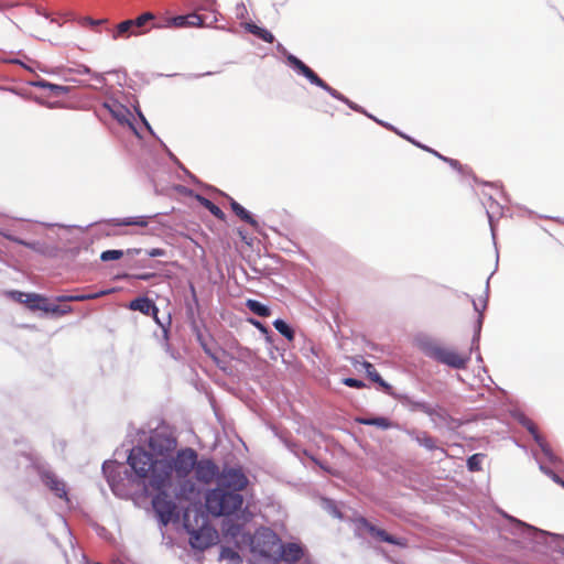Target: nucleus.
Here are the masks:
<instances>
[{
	"instance_id": "58",
	"label": "nucleus",
	"mask_w": 564,
	"mask_h": 564,
	"mask_svg": "<svg viewBox=\"0 0 564 564\" xmlns=\"http://www.w3.org/2000/svg\"><path fill=\"white\" fill-rule=\"evenodd\" d=\"M35 12L39 14V15H42L46 19L50 18V13L47 11H45L44 9H42L41 7H36L35 8Z\"/></svg>"
},
{
	"instance_id": "47",
	"label": "nucleus",
	"mask_w": 564,
	"mask_h": 564,
	"mask_svg": "<svg viewBox=\"0 0 564 564\" xmlns=\"http://www.w3.org/2000/svg\"><path fill=\"white\" fill-rule=\"evenodd\" d=\"M29 293H23V292H20V291H13L11 292V296L13 300L20 302V303H24V300L26 299V295Z\"/></svg>"
},
{
	"instance_id": "21",
	"label": "nucleus",
	"mask_w": 564,
	"mask_h": 564,
	"mask_svg": "<svg viewBox=\"0 0 564 564\" xmlns=\"http://www.w3.org/2000/svg\"><path fill=\"white\" fill-rule=\"evenodd\" d=\"M148 216H134V217H126V218H113L107 220L108 224L113 226H138V227H147L149 225Z\"/></svg>"
},
{
	"instance_id": "19",
	"label": "nucleus",
	"mask_w": 564,
	"mask_h": 564,
	"mask_svg": "<svg viewBox=\"0 0 564 564\" xmlns=\"http://www.w3.org/2000/svg\"><path fill=\"white\" fill-rule=\"evenodd\" d=\"M408 435L412 437L420 446H423L427 451L438 449L436 440L430 436L426 432L421 431H406Z\"/></svg>"
},
{
	"instance_id": "22",
	"label": "nucleus",
	"mask_w": 564,
	"mask_h": 564,
	"mask_svg": "<svg viewBox=\"0 0 564 564\" xmlns=\"http://www.w3.org/2000/svg\"><path fill=\"white\" fill-rule=\"evenodd\" d=\"M105 107L110 111L112 117L120 123H129V110L124 106L113 102L105 104Z\"/></svg>"
},
{
	"instance_id": "10",
	"label": "nucleus",
	"mask_w": 564,
	"mask_h": 564,
	"mask_svg": "<svg viewBox=\"0 0 564 564\" xmlns=\"http://www.w3.org/2000/svg\"><path fill=\"white\" fill-rule=\"evenodd\" d=\"M517 420L533 436V440L535 441V443L538 444V446L540 447L541 452L546 457V459L553 465L560 464L561 459L552 452L549 444L539 434L538 429L534 425V423L530 419H528L524 414H521V413L517 414Z\"/></svg>"
},
{
	"instance_id": "24",
	"label": "nucleus",
	"mask_w": 564,
	"mask_h": 564,
	"mask_svg": "<svg viewBox=\"0 0 564 564\" xmlns=\"http://www.w3.org/2000/svg\"><path fill=\"white\" fill-rule=\"evenodd\" d=\"M197 202L203 206L205 207L213 216H215L216 218L220 219V220H224L225 219V214L224 212L218 207L216 206L212 200H209L208 198L204 197V196H200V195H197L196 197Z\"/></svg>"
},
{
	"instance_id": "62",
	"label": "nucleus",
	"mask_w": 564,
	"mask_h": 564,
	"mask_svg": "<svg viewBox=\"0 0 564 564\" xmlns=\"http://www.w3.org/2000/svg\"><path fill=\"white\" fill-rule=\"evenodd\" d=\"M551 479H552L554 482H556L557 485H560V484H561V481L563 480V479H562L560 476H557L555 473H554V474H552Z\"/></svg>"
},
{
	"instance_id": "1",
	"label": "nucleus",
	"mask_w": 564,
	"mask_h": 564,
	"mask_svg": "<svg viewBox=\"0 0 564 564\" xmlns=\"http://www.w3.org/2000/svg\"><path fill=\"white\" fill-rule=\"evenodd\" d=\"M197 452L185 447L171 458L153 459L143 447H133L128 456L131 474L123 463L106 462L102 471L112 492L126 497L134 487L169 488L178 500H191L196 485L191 474L196 466Z\"/></svg>"
},
{
	"instance_id": "61",
	"label": "nucleus",
	"mask_w": 564,
	"mask_h": 564,
	"mask_svg": "<svg viewBox=\"0 0 564 564\" xmlns=\"http://www.w3.org/2000/svg\"><path fill=\"white\" fill-rule=\"evenodd\" d=\"M15 3H0V11L14 7Z\"/></svg>"
},
{
	"instance_id": "52",
	"label": "nucleus",
	"mask_w": 564,
	"mask_h": 564,
	"mask_svg": "<svg viewBox=\"0 0 564 564\" xmlns=\"http://www.w3.org/2000/svg\"><path fill=\"white\" fill-rule=\"evenodd\" d=\"M52 85H53L52 83H48V82L43 80V79L33 83V86H35V87L46 88V89H50V86H52Z\"/></svg>"
},
{
	"instance_id": "7",
	"label": "nucleus",
	"mask_w": 564,
	"mask_h": 564,
	"mask_svg": "<svg viewBox=\"0 0 564 564\" xmlns=\"http://www.w3.org/2000/svg\"><path fill=\"white\" fill-rule=\"evenodd\" d=\"M176 438L173 437L170 433L166 431L155 430L148 437V446L151 453H147L153 459L169 458V454H171L176 448Z\"/></svg>"
},
{
	"instance_id": "12",
	"label": "nucleus",
	"mask_w": 564,
	"mask_h": 564,
	"mask_svg": "<svg viewBox=\"0 0 564 564\" xmlns=\"http://www.w3.org/2000/svg\"><path fill=\"white\" fill-rule=\"evenodd\" d=\"M219 467L208 458H196V466L194 468V475L197 481L209 485L214 480L217 481L219 475Z\"/></svg>"
},
{
	"instance_id": "8",
	"label": "nucleus",
	"mask_w": 564,
	"mask_h": 564,
	"mask_svg": "<svg viewBox=\"0 0 564 564\" xmlns=\"http://www.w3.org/2000/svg\"><path fill=\"white\" fill-rule=\"evenodd\" d=\"M286 61L297 74L304 76L311 84L324 89L335 99H344V95H341L339 91H337L336 89L332 88L328 84H326L321 77H318V75L313 69H311L295 55L288 54Z\"/></svg>"
},
{
	"instance_id": "17",
	"label": "nucleus",
	"mask_w": 564,
	"mask_h": 564,
	"mask_svg": "<svg viewBox=\"0 0 564 564\" xmlns=\"http://www.w3.org/2000/svg\"><path fill=\"white\" fill-rule=\"evenodd\" d=\"M415 344L419 347L420 350L423 351L425 356L429 358L435 359L440 348L442 345H440L434 338L427 336V335H417L415 337Z\"/></svg>"
},
{
	"instance_id": "51",
	"label": "nucleus",
	"mask_w": 564,
	"mask_h": 564,
	"mask_svg": "<svg viewBox=\"0 0 564 564\" xmlns=\"http://www.w3.org/2000/svg\"><path fill=\"white\" fill-rule=\"evenodd\" d=\"M339 100L345 102L346 105H348L349 108H351L352 110L361 111V108L358 105H356L355 102L350 101L345 96H344V99H339Z\"/></svg>"
},
{
	"instance_id": "39",
	"label": "nucleus",
	"mask_w": 564,
	"mask_h": 564,
	"mask_svg": "<svg viewBox=\"0 0 564 564\" xmlns=\"http://www.w3.org/2000/svg\"><path fill=\"white\" fill-rule=\"evenodd\" d=\"M123 256L122 250H106L101 252L100 260L101 261H111L119 260Z\"/></svg>"
},
{
	"instance_id": "5",
	"label": "nucleus",
	"mask_w": 564,
	"mask_h": 564,
	"mask_svg": "<svg viewBox=\"0 0 564 564\" xmlns=\"http://www.w3.org/2000/svg\"><path fill=\"white\" fill-rule=\"evenodd\" d=\"M158 494L152 499L153 509L162 525H167L176 520L177 508L174 499H177L169 488L155 489Z\"/></svg>"
},
{
	"instance_id": "29",
	"label": "nucleus",
	"mask_w": 564,
	"mask_h": 564,
	"mask_svg": "<svg viewBox=\"0 0 564 564\" xmlns=\"http://www.w3.org/2000/svg\"><path fill=\"white\" fill-rule=\"evenodd\" d=\"M32 306L40 307V311H43L45 313L57 314V315H65V314H68L69 312H72L70 306H59V305L50 304V303H46L43 305H32Z\"/></svg>"
},
{
	"instance_id": "26",
	"label": "nucleus",
	"mask_w": 564,
	"mask_h": 564,
	"mask_svg": "<svg viewBox=\"0 0 564 564\" xmlns=\"http://www.w3.org/2000/svg\"><path fill=\"white\" fill-rule=\"evenodd\" d=\"M246 306L256 315L261 317H268L271 314V310L256 300H248Z\"/></svg>"
},
{
	"instance_id": "15",
	"label": "nucleus",
	"mask_w": 564,
	"mask_h": 564,
	"mask_svg": "<svg viewBox=\"0 0 564 564\" xmlns=\"http://www.w3.org/2000/svg\"><path fill=\"white\" fill-rule=\"evenodd\" d=\"M112 40L129 39L131 36H140L147 34L149 30H134L130 19L117 24L111 31Z\"/></svg>"
},
{
	"instance_id": "35",
	"label": "nucleus",
	"mask_w": 564,
	"mask_h": 564,
	"mask_svg": "<svg viewBox=\"0 0 564 564\" xmlns=\"http://www.w3.org/2000/svg\"><path fill=\"white\" fill-rule=\"evenodd\" d=\"M24 303L28 305L31 310H40V307H33L32 305H43L46 304V299L34 293H29L26 295V299L24 300Z\"/></svg>"
},
{
	"instance_id": "53",
	"label": "nucleus",
	"mask_w": 564,
	"mask_h": 564,
	"mask_svg": "<svg viewBox=\"0 0 564 564\" xmlns=\"http://www.w3.org/2000/svg\"><path fill=\"white\" fill-rule=\"evenodd\" d=\"M539 468L544 475L549 476L550 478L552 477V474H554V471L552 469L547 468L544 464H542L540 462H539Z\"/></svg>"
},
{
	"instance_id": "64",
	"label": "nucleus",
	"mask_w": 564,
	"mask_h": 564,
	"mask_svg": "<svg viewBox=\"0 0 564 564\" xmlns=\"http://www.w3.org/2000/svg\"><path fill=\"white\" fill-rule=\"evenodd\" d=\"M238 234H239L240 238H241L243 241H246V240H247V237L245 236V234L242 232V230H239V231H238Z\"/></svg>"
},
{
	"instance_id": "57",
	"label": "nucleus",
	"mask_w": 564,
	"mask_h": 564,
	"mask_svg": "<svg viewBox=\"0 0 564 564\" xmlns=\"http://www.w3.org/2000/svg\"><path fill=\"white\" fill-rule=\"evenodd\" d=\"M144 253V249H140V248H134V249H128L127 250V253L129 256H137V254H141V253Z\"/></svg>"
},
{
	"instance_id": "36",
	"label": "nucleus",
	"mask_w": 564,
	"mask_h": 564,
	"mask_svg": "<svg viewBox=\"0 0 564 564\" xmlns=\"http://www.w3.org/2000/svg\"><path fill=\"white\" fill-rule=\"evenodd\" d=\"M19 245L24 246L37 253L45 254L46 253V246L40 241H26L21 239L19 241Z\"/></svg>"
},
{
	"instance_id": "63",
	"label": "nucleus",
	"mask_w": 564,
	"mask_h": 564,
	"mask_svg": "<svg viewBox=\"0 0 564 564\" xmlns=\"http://www.w3.org/2000/svg\"><path fill=\"white\" fill-rule=\"evenodd\" d=\"M276 47L279 52L283 53L288 57L289 53L286 52L285 47L282 44L279 43Z\"/></svg>"
},
{
	"instance_id": "40",
	"label": "nucleus",
	"mask_w": 564,
	"mask_h": 564,
	"mask_svg": "<svg viewBox=\"0 0 564 564\" xmlns=\"http://www.w3.org/2000/svg\"><path fill=\"white\" fill-rule=\"evenodd\" d=\"M481 459H482V455H480V454H475V455L470 456L467 459L468 469L471 470V471L479 470L480 469Z\"/></svg>"
},
{
	"instance_id": "44",
	"label": "nucleus",
	"mask_w": 564,
	"mask_h": 564,
	"mask_svg": "<svg viewBox=\"0 0 564 564\" xmlns=\"http://www.w3.org/2000/svg\"><path fill=\"white\" fill-rule=\"evenodd\" d=\"M138 116L140 118V120L142 121L143 126L147 128V130L155 138L156 134L154 133L152 127L150 126L149 121L147 120V118L144 117V115L141 112V111H138Z\"/></svg>"
},
{
	"instance_id": "54",
	"label": "nucleus",
	"mask_w": 564,
	"mask_h": 564,
	"mask_svg": "<svg viewBox=\"0 0 564 564\" xmlns=\"http://www.w3.org/2000/svg\"><path fill=\"white\" fill-rule=\"evenodd\" d=\"M539 468L544 475L549 476L550 478L552 477V474H554V471L552 469L547 468L544 464H542L540 462H539Z\"/></svg>"
},
{
	"instance_id": "13",
	"label": "nucleus",
	"mask_w": 564,
	"mask_h": 564,
	"mask_svg": "<svg viewBox=\"0 0 564 564\" xmlns=\"http://www.w3.org/2000/svg\"><path fill=\"white\" fill-rule=\"evenodd\" d=\"M43 484L59 499L69 501L67 496V487L63 479L51 470H43L41 473Z\"/></svg>"
},
{
	"instance_id": "49",
	"label": "nucleus",
	"mask_w": 564,
	"mask_h": 564,
	"mask_svg": "<svg viewBox=\"0 0 564 564\" xmlns=\"http://www.w3.org/2000/svg\"><path fill=\"white\" fill-rule=\"evenodd\" d=\"M91 77L95 79V82L99 86H104L106 84V78H105L104 74L94 73Z\"/></svg>"
},
{
	"instance_id": "4",
	"label": "nucleus",
	"mask_w": 564,
	"mask_h": 564,
	"mask_svg": "<svg viewBox=\"0 0 564 564\" xmlns=\"http://www.w3.org/2000/svg\"><path fill=\"white\" fill-rule=\"evenodd\" d=\"M257 541L263 540L265 544L259 549V553L263 556H271L274 551V546H278L276 551L280 553V557L288 563H295L303 556V549L297 543L281 544L278 536L270 530H264L256 534Z\"/></svg>"
},
{
	"instance_id": "27",
	"label": "nucleus",
	"mask_w": 564,
	"mask_h": 564,
	"mask_svg": "<svg viewBox=\"0 0 564 564\" xmlns=\"http://www.w3.org/2000/svg\"><path fill=\"white\" fill-rule=\"evenodd\" d=\"M357 422L364 425H375L377 427H380L382 430L390 429L392 426L391 422L383 416H376V417H369V419H357Z\"/></svg>"
},
{
	"instance_id": "34",
	"label": "nucleus",
	"mask_w": 564,
	"mask_h": 564,
	"mask_svg": "<svg viewBox=\"0 0 564 564\" xmlns=\"http://www.w3.org/2000/svg\"><path fill=\"white\" fill-rule=\"evenodd\" d=\"M403 137H404L405 139H408L409 141H411L412 143H414L415 145H417L419 148H422V149H424V150H426V151H429V152H432L433 154H435V155H436L437 158H440L441 160H443V161H445V162L449 163V165H451L452 167H454V169H458V167H460V164H459V162H458L457 160L449 159V158H445V156H443L442 154H440L438 152H436V151H434V150H432V149H429L427 147L422 145V144H420V143H417V142L413 141V140H412V139H410L409 137H405V135H403Z\"/></svg>"
},
{
	"instance_id": "50",
	"label": "nucleus",
	"mask_w": 564,
	"mask_h": 564,
	"mask_svg": "<svg viewBox=\"0 0 564 564\" xmlns=\"http://www.w3.org/2000/svg\"><path fill=\"white\" fill-rule=\"evenodd\" d=\"M105 22V20H94L89 17H86L83 19V23L84 24H88V25H98L100 23Z\"/></svg>"
},
{
	"instance_id": "46",
	"label": "nucleus",
	"mask_w": 564,
	"mask_h": 564,
	"mask_svg": "<svg viewBox=\"0 0 564 564\" xmlns=\"http://www.w3.org/2000/svg\"><path fill=\"white\" fill-rule=\"evenodd\" d=\"M169 156L188 175V177L193 181H195V176L189 173L181 163L180 161L177 160V158L171 152L169 151Z\"/></svg>"
},
{
	"instance_id": "38",
	"label": "nucleus",
	"mask_w": 564,
	"mask_h": 564,
	"mask_svg": "<svg viewBox=\"0 0 564 564\" xmlns=\"http://www.w3.org/2000/svg\"><path fill=\"white\" fill-rule=\"evenodd\" d=\"M187 19L188 18L186 15H177V17L170 18L166 21L165 26H167V28H170V26H175V28L186 26L187 25Z\"/></svg>"
},
{
	"instance_id": "9",
	"label": "nucleus",
	"mask_w": 564,
	"mask_h": 564,
	"mask_svg": "<svg viewBox=\"0 0 564 564\" xmlns=\"http://www.w3.org/2000/svg\"><path fill=\"white\" fill-rule=\"evenodd\" d=\"M248 478L240 468L225 466L217 477V487L240 492L247 487Z\"/></svg>"
},
{
	"instance_id": "33",
	"label": "nucleus",
	"mask_w": 564,
	"mask_h": 564,
	"mask_svg": "<svg viewBox=\"0 0 564 564\" xmlns=\"http://www.w3.org/2000/svg\"><path fill=\"white\" fill-rule=\"evenodd\" d=\"M220 558L221 560H228L229 562H231L232 564H239L242 562V558L241 556L238 554V552H236L235 550L230 549V547H221V551H220Z\"/></svg>"
},
{
	"instance_id": "18",
	"label": "nucleus",
	"mask_w": 564,
	"mask_h": 564,
	"mask_svg": "<svg viewBox=\"0 0 564 564\" xmlns=\"http://www.w3.org/2000/svg\"><path fill=\"white\" fill-rule=\"evenodd\" d=\"M230 207L231 210L236 214L237 217H239L241 220L249 224L251 227H253L256 230L259 228L258 220L251 215L250 212H248L243 206H241L239 203H237L234 198L229 197Z\"/></svg>"
},
{
	"instance_id": "2",
	"label": "nucleus",
	"mask_w": 564,
	"mask_h": 564,
	"mask_svg": "<svg viewBox=\"0 0 564 564\" xmlns=\"http://www.w3.org/2000/svg\"><path fill=\"white\" fill-rule=\"evenodd\" d=\"M184 528L189 535V544L193 549L204 551L218 540L217 531L207 523L206 517L196 509L185 511Z\"/></svg>"
},
{
	"instance_id": "20",
	"label": "nucleus",
	"mask_w": 564,
	"mask_h": 564,
	"mask_svg": "<svg viewBox=\"0 0 564 564\" xmlns=\"http://www.w3.org/2000/svg\"><path fill=\"white\" fill-rule=\"evenodd\" d=\"M129 307L133 311H139L147 315H149V314L155 315L159 311L158 307L155 306V304L153 303V301H151L148 297L134 299L133 301L130 302Z\"/></svg>"
},
{
	"instance_id": "42",
	"label": "nucleus",
	"mask_w": 564,
	"mask_h": 564,
	"mask_svg": "<svg viewBox=\"0 0 564 564\" xmlns=\"http://www.w3.org/2000/svg\"><path fill=\"white\" fill-rule=\"evenodd\" d=\"M144 253L148 257L156 258V257H164L166 256V251L161 248H153V249H144Z\"/></svg>"
},
{
	"instance_id": "48",
	"label": "nucleus",
	"mask_w": 564,
	"mask_h": 564,
	"mask_svg": "<svg viewBox=\"0 0 564 564\" xmlns=\"http://www.w3.org/2000/svg\"><path fill=\"white\" fill-rule=\"evenodd\" d=\"M0 235L2 237H4L6 239L10 240V241H13L15 243H19V241H21V238L17 237V236H13L12 234H10L9 231L7 230H2L0 229Z\"/></svg>"
},
{
	"instance_id": "60",
	"label": "nucleus",
	"mask_w": 564,
	"mask_h": 564,
	"mask_svg": "<svg viewBox=\"0 0 564 564\" xmlns=\"http://www.w3.org/2000/svg\"><path fill=\"white\" fill-rule=\"evenodd\" d=\"M152 275H153L152 273H143V274L137 275V279L149 280Z\"/></svg>"
},
{
	"instance_id": "45",
	"label": "nucleus",
	"mask_w": 564,
	"mask_h": 564,
	"mask_svg": "<svg viewBox=\"0 0 564 564\" xmlns=\"http://www.w3.org/2000/svg\"><path fill=\"white\" fill-rule=\"evenodd\" d=\"M169 156L188 175V177L193 181H195V176L189 173L181 163L180 161L177 160V158L171 152L169 151Z\"/></svg>"
},
{
	"instance_id": "37",
	"label": "nucleus",
	"mask_w": 564,
	"mask_h": 564,
	"mask_svg": "<svg viewBox=\"0 0 564 564\" xmlns=\"http://www.w3.org/2000/svg\"><path fill=\"white\" fill-rule=\"evenodd\" d=\"M109 292L110 291H108V290H104V291H100L97 293L73 295V297H70V299L76 302H82V301L98 299L100 296L108 294Z\"/></svg>"
},
{
	"instance_id": "25",
	"label": "nucleus",
	"mask_w": 564,
	"mask_h": 564,
	"mask_svg": "<svg viewBox=\"0 0 564 564\" xmlns=\"http://www.w3.org/2000/svg\"><path fill=\"white\" fill-rule=\"evenodd\" d=\"M362 369L367 372L368 377L373 381L379 383L381 387L389 389L390 386L381 378V376L377 372L373 365L368 361L360 362Z\"/></svg>"
},
{
	"instance_id": "6",
	"label": "nucleus",
	"mask_w": 564,
	"mask_h": 564,
	"mask_svg": "<svg viewBox=\"0 0 564 564\" xmlns=\"http://www.w3.org/2000/svg\"><path fill=\"white\" fill-rule=\"evenodd\" d=\"M224 536L228 542H232L236 547L245 549L251 546L254 551L259 552L260 541H257L256 536L249 532H246L243 525L231 520H225L223 524Z\"/></svg>"
},
{
	"instance_id": "32",
	"label": "nucleus",
	"mask_w": 564,
	"mask_h": 564,
	"mask_svg": "<svg viewBox=\"0 0 564 564\" xmlns=\"http://www.w3.org/2000/svg\"><path fill=\"white\" fill-rule=\"evenodd\" d=\"M155 15L152 12H144L135 19H130L134 30H147L144 26L148 22L153 21Z\"/></svg>"
},
{
	"instance_id": "28",
	"label": "nucleus",
	"mask_w": 564,
	"mask_h": 564,
	"mask_svg": "<svg viewBox=\"0 0 564 564\" xmlns=\"http://www.w3.org/2000/svg\"><path fill=\"white\" fill-rule=\"evenodd\" d=\"M186 17L188 18L187 25L189 26H213L217 21L216 17H214L210 21H207L206 17H200L196 13H192Z\"/></svg>"
},
{
	"instance_id": "31",
	"label": "nucleus",
	"mask_w": 564,
	"mask_h": 564,
	"mask_svg": "<svg viewBox=\"0 0 564 564\" xmlns=\"http://www.w3.org/2000/svg\"><path fill=\"white\" fill-rule=\"evenodd\" d=\"M273 326L274 328L281 334L283 335L285 338H288L289 340H292L294 338V332L293 329L291 328V326L284 322L283 319H275L273 322Z\"/></svg>"
},
{
	"instance_id": "59",
	"label": "nucleus",
	"mask_w": 564,
	"mask_h": 564,
	"mask_svg": "<svg viewBox=\"0 0 564 564\" xmlns=\"http://www.w3.org/2000/svg\"><path fill=\"white\" fill-rule=\"evenodd\" d=\"M70 297H73V295H61V296L56 297V301H58V302H72L73 300Z\"/></svg>"
},
{
	"instance_id": "11",
	"label": "nucleus",
	"mask_w": 564,
	"mask_h": 564,
	"mask_svg": "<svg viewBox=\"0 0 564 564\" xmlns=\"http://www.w3.org/2000/svg\"><path fill=\"white\" fill-rule=\"evenodd\" d=\"M507 518L514 524V533H519L525 538L531 539L534 542H546V539L549 538L553 540L564 541V536L536 529L512 517Z\"/></svg>"
},
{
	"instance_id": "41",
	"label": "nucleus",
	"mask_w": 564,
	"mask_h": 564,
	"mask_svg": "<svg viewBox=\"0 0 564 564\" xmlns=\"http://www.w3.org/2000/svg\"><path fill=\"white\" fill-rule=\"evenodd\" d=\"M343 383L347 387L356 388V389H360V388L365 387V383L362 381L355 379V378H345L343 380Z\"/></svg>"
},
{
	"instance_id": "56",
	"label": "nucleus",
	"mask_w": 564,
	"mask_h": 564,
	"mask_svg": "<svg viewBox=\"0 0 564 564\" xmlns=\"http://www.w3.org/2000/svg\"><path fill=\"white\" fill-rule=\"evenodd\" d=\"M76 72L78 74H87V75H90V76H93V74H94V72L89 67L84 66V65L79 66Z\"/></svg>"
},
{
	"instance_id": "43",
	"label": "nucleus",
	"mask_w": 564,
	"mask_h": 564,
	"mask_svg": "<svg viewBox=\"0 0 564 564\" xmlns=\"http://www.w3.org/2000/svg\"><path fill=\"white\" fill-rule=\"evenodd\" d=\"M50 90L55 96H61V95H64V94H66L68 91V87L53 84L52 86H50Z\"/></svg>"
},
{
	"instance_id": "3",
	"label": "nucleus",
	"mask_w": 564,
	"mask_h": 564,
	"mask_svg": "<svg viewBox=\"0 0 564 564\" xmlns=\"http://www.w3.org/2000/svg\"><path fill=\"white\" fill-rule=\"evenodd\" d=\"M243 497L240 492L225 490L221 487L210 489L205 495V507L214 517L230 516L240 510Z\"/></svg>"
},
{
	"instance_id": "30",
	"label": "nucleus",
	"mask_w": 564,
	"mask_h": 564,
	"mask_svg": "<svg viewBox=\"0 0 564 564\" xmlns=\"http://www.w3.org/2000/svg\"><path fill=\"white\" fill-rule=\"evenodd\" d=\"M473 306H474V310L479 313V316H478L477 322H476L475 335H474V338H473L471 350L478 349V340H479V337H480V330H481V326H482V314H481V311L479 308L478 303L475 300L473 301Z\"/></svg>"
},
{
	"instance_id": "55",
	"label": "nucleus",
	"mask_w": 564,
	"mask_h": 564,
	"mask_svg": "<svg viewBox=\"0 0 564 564\" xmlns=\"http://www.w3.org/2000/svg\"><path fill=\"white\" fill-rule=\"evenodd\" d=\"M421 410L429 415H433L435 412V409L429 404H422Z\"/></svg>"
},
{
	"instance_id": "14",
	"label": "nucleus",
	"mask_w": 564,
	"mask_h": 564,
	"mask_svg": "<svg viewBox=\"0 0 564 564\" xmlns=\"http://www.w3.org/2000/svg\"><path fill=\"white\" fill-rule=\"evenodd\" d=\"M434 360L454 369H464L469 360V357L462 356L453 349L441 346Z\"/></svg>"
},
{
	"instance_id": "16",
	"label": "nucleus",
	"mask_w": 564,
	"mask_h": 564,
	"mask_svg": "<svg viewBox=\"0 0 564 564\" xmlns=\"http://www.w3.org/2000/svg\"><path fill=\"white\" fill-rule=\"evenodd\" d=\"M360 522L372 536L379 539L380 541H383V542H387L390 544H394V545H399V546L406 545V542L404 539H397V538L392 536L387 531H384L380 528H377L376 525L368 522L366 519H361Z\"/></svg>"
},
{
	"instance_id": "23",
	"label": "nucleus",
	"mask_w": 564,
	"mask_h": 564,
	"mask_svg": "<svg viewBox=\"0 0 564 564\" xmlns=\"http://www.w3.org/2000/svg\"><path fill=\"white\" fill-rule=\"evenodd\" d=\"M245 29L248 32H250L251 34H253L254 36L261 39L262 41H264L267 43L274 42V35L270 31H268L263 28H260L254 23H251V22L246 23Z\"/></svg>"
}]
</instances>
